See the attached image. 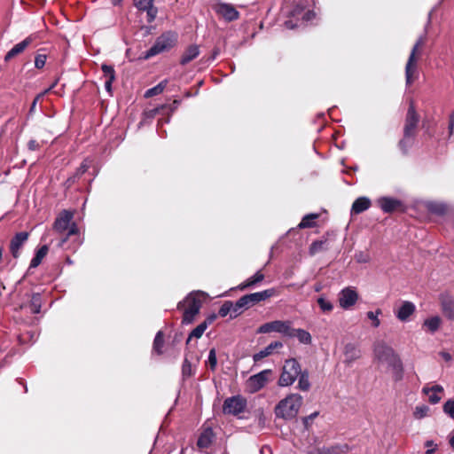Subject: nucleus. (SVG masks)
<instances>
[{"label": "nucleus", "instance_id": "1", "mask_svg": "<svg viewBox=\"0 0 454 454\" xmlns=\"http://www.w3.org/2000/svg\"><path fill=\"white\" fill-rule=\"evenodd\" d=\"M374 359L381 364H387L392 373L394 381H401L403 378L404 369L399 355L395 349L383 340H378L373 345Z\"/></svg>", "mask_w": 454, "mask_h": 454}, {"label": "nucleus", "instance_id": "2", "mask_svg": "<svg viewBox=\"0 0 454 454\" xmlns=\"http://www.w3.org/2000/svg\"><path fill=\"white\" fill-rule=\"evenodd\" d=\"M419 121L420 116L416 111L413 100H411L404 119L403 137L398 142V147L404 155L409 153V150L414 145Z\"/></svg>", "mask_w": 454, "mask_h": 454}, {"label": "nucleus", "instance_id": "3", "mask_svg": "<svg viewBox=\"0 0 454 454\" xmlns=\"http://www.w3.org/2000/svg\"><path fill=\"white\" fill-rule=\"evenodd\" d=\"M302 396L299 394L288 395L276 405L274 409L276 417L285 420L294 419L302 404Z\"/></svg>", "mask_w": 454, "mask_h": 454}, {"label": "nucleus", "instance_id": "4", "mask_svg": "<svg viewBox=\"0 0 454 454\" xmlns=\"http://www.w3.org/2000/svg\"><path fill=\"white\" fill-rule=\"evenodd\" d=\"M73 213L67 210H63L57 216L53 230L58 234L63 236L61 242L64 243L72 236L78 234V228L74 223L72 222Z\"/></svg>", "mask_w": 454, "mask_h": 454}, {"label": "nucleus", "instance_id": "5", "mask_svg": "<svg viewBox=\"0 0 454 454\" xmlns=\"http://www.w3.org/2000/svg\"><path fill=\"white\" fill-rule=\"evenodd\" d=\"M177 42V34L168 31L157 37L154 44L145 53L144 59H148L157 54L172 49Z\"/></svg>", "mask_w": 454, "mask_h": 454}, {"label": "nucleus", "instance_id": "6", "mask_svg": "<svg viewBox=\"0 0 454 454\" xmlns=\"http://www.w3.org/2000/svg\"><path fill=\"white\" fill-rule=\"evenodd\" d=\"M426 43V36H420L414 44L405 67L406 84L411 85L417 74V63Z\"/></svg>", "mask_w": 454, "mask_h": 454}, {"label": "nucleus", "instance_id": "7", "mask_svg": "<svg viewBox=\"0 0 454 454\" xmlns=\"http://www.w3.org/2000/svg\"><path fill=\"white\" fill-rule=\"evenodd\" d=\"M198 294L199 293H192L183 301H180L177 304L178 309H183V307H185L183 316L184 324L192 323L195 317L200 312L202 302L200 299H198Z\"/></svg>", "mask_w": 454, "mask_h": 454}, {"label": "nucleus", "instance_id": "8", "mask_svg": "<svg viewBox=\"0 0 454 454\" xmlns=\"http://www.w3.org/2000/svg\"><path fill=\"white\" fill-rule=\"evenodd\" d=\"M301 372V364L296 359L291 358L286 360L283 365L278 384L280 387L291 386L298 378Z\"/></svg>", "mask_w": 454, "mask_h": 454}, {"label": "nucleus", "instance_id": "9", "mask_svg": "<svg viewBox=\"0 0 454 454\" xmlns=\"http://www.w3.org/2000/svg\"><path fill=\"white\" fill-rule=\"evenodd\" d=\"M247 407V401L240 395L227 398L223 406L225 414L239 415L243 412Z\"/></svg>", "mask_w": 454, "mask_h": 454}, {"label": "nucleus", "instance_id": "10", "mask_svg": "<svg viewBox=\"0 0 454 454\" xmlns=\"http://www.w3.org/2000/svg\"><path fill=\"white\" fill-rule=\"evenodd\" d=\"M275 294L274 289H267L262 292L253 293L243 295L241 298V304H245L247 309L259 303L260 301H265Z\"/></svg>", "mask_w": 454, "mask_h": 454}, {"label": "nucleus", "instance_id": "11", "mask_svg": "<svg viewBox=\"0 0 454 454\" xmlns=\"http://www.w3.org/2000/svg\"><path fill=\"white\" fill-rule=\"evenodd\" d=\"M291 322L289 321H271L262 325L258 329V333H268L270 332H277L287 336Z\"/></svg>", "mask_w": 454, "mask_h": 454}, {"label": "nucleus", "instance_id": "12", "mask_svg": "<svg viewBox=\"0 0 454 454\" xmlns=\"http://www.w3.org/2000/svg\"><path fill=\"white\" fill-rule=\"evenodd\" d=\"M271 370H264L255 375L251 376L247 380L248 387L251 392H256L263 387L271 375Z\"/></svg>", "mask_w": 454, "mask_h": 454}, {"label": "nucleus", "instance_id": "13", "mask_svg": "<svg viewBox=\"0 0 454 454\" xmlns=\"http://www.w3.org/2000/svg\"><path fill=\"white\" fill-rule=\"evenodd\" d=\"M213 9L221 17L227 21H232L239 19V13L235 7L230 4H216Z\"/></svg>", "mask_w": 454, "mask_h": 454}, {"label": "nucleus", "instance_id": "14", "mask_svg": "<svg viewBox=\"0 0 454 454\" xmlns=\"http://www.w3.org/2000/svg\"><path fill=\"white\" fill-rule=\"evenodd\" d=\"M377 203L385 213H393L395 211L404 210L403 202L397 199L382 197L377 200Z\"/></svg>", "mask_w": 454, "mask_h": 454}, {"label": "nucleus", "instance_id": "15", "mask_svg": "<svg viewBox=\"0 0 454 454\" xmlns=\"http://www.w3.org/2000/svg\"><path fill=\"white\" fill-rule=\"evenodd\" d=\"M358 299V294L351 287L344 288L339 294V303L342 309H349L352 307Z\"/></svg>", "mask_w": 454, "mask_h": 454}, {"label": "nucleus", "instance_id": "16", "mask_svg": "<svg viewBox=\"0 0 454 454\" xmlns=\"http://www.w3.org/2000/svg\"><path fill=\"white\" fill-rule=\"evenodd\" d=\"M29 233L27 231H21L17 233L11 240L10 251L14 258H18L20 255V249L22 247L24 243L27 240Z\"/></svg>", "mask_w": 454, "mask_h": 454}, {"label": "nucleus", "instance_id": "17", "mask_svg": "<svg viewBox=\"0 0 454 454\" xmlns=\"http://www.w3.org/2000/svg\"><path fill=\"white\" fill-rule=\"evenodd\" d=\"M33 42V38L31 36L27 37L22 42L14 45L4 56V61L8 62L14 57L22 53L27 47H28Z\"/></svg>", "mask_w": 454, "mask_h": 454}, {"label": "nucleus", "instance_id": "18", "mask_svg": "<svg viewBox=\"0 0 454 454\" xmlns=\"http://www.w3.org/2000/svg\"><path fill=\"white\" fill-rule=\"evenodd\" d=\"M287 336L296 337L301 343L307 345L310 344L312 341L310 333L303 329H294L290 326L289 331L287 333Z\"/></svg>", "mask_w": 454, "mask_h": 454}, {"label": "nucleus", "instance_id": "19", "mask_svg": "<svg viewBox=\"0 0 454 454\" xmlns=\"http://www.w3.org/2000/svg\"><path fill=\"white\" fill-rule=\"evenodd\" d=\"M415 311V306L411 301H403L396 311V317L400 321H406Z\"/></svg>", "mask_w": 454, "mask_h": 454}, {"label": "nucleus", "instance_id": "20", "mask_svg": "<svg viewBox=\"0 0 454 454\" xmlns=\"http://www.w3.org/2000/svg\"><path fill=\"white\" fill-rule=\"evenodd\" d=\"M371 206V200L366 197L356 199L351 207V214L358 215L367 210Z\"/></svg>", "mask_w": 454, "mask_h": 454}, {"label": "nucleus", "instance_id": "21", "mask_svg": "<svg viewBox=\"0 0 454 454\" xmlns=\"http://www.w3.org/2000/svg\"><path fill=\"white\" fill-rule=\"evenodd\" d=\"M200 54L199 46L192 44L190 45L184 52L181 59L180 64L184 66L193 60L198 55Z\"/></svg>", "mask_w": 454, "mask_h": 454}, {"label": "nucleus", "instance_id": "22", "mask_svg": "<svg viewBox=\"0 0 454 454\" xmlns=\"http://www.w3.org/2000/svg\"><path fill=\"white\" fill-rule=\"evenodd\" d=\"M283 344L280 341H274L268 345L264 349L254 355L253 358L254 362H258L262 358L270 356L275 348H282Z\"/></svg>", "mask_w": 454, "mask_h": 454}, {"label": "nucleus", "instance_id": "23", "mask_svg": "<svg viewBox=\"0 0 454 454\" xmlns=\"http://www.w3.org/2000/svg\"><path fill=\"white\" fill-rule=\"evenodd\" d=\"M214 437V434L211 428L205 429L201 434L200 435L197 445L200 449H206L210 446L212 443V440Z\"/></svg>", "mask_w": 454, "mask_h": 454}, {"label": "nucleus", "instance_id": "24", "mask_svg": "<svg viewBox=\"0 0 454 454\" xmlns=\"http://www.w3.org/2000/svg\"><path fill=\"white\" fill-rule=\"evenodd\" d=\"M344 355L346 356V362L352 363L360 357V350L356 345L348 343L344 348Z\"/></svg>", "mask_w": 454, "mask_h": 454}, {"label": "nucleus", "instance_id": "25", "mask_svg": "<svg viewBox=\"0 0 454 454\" xmlns=\"http://www.w3.org/2000/svg\"><path fill=\"white\" fill-rule=\"evenodd\" d=\"M264 279V275L261 271H257L253 277L247 278L244 283L240 284L238 288L245 290L248 287L254 286Z\"/></svg>", "mask_w": 454, "mask_h": 454}, {"label": "nucleus", "instance_id": "26", "mask_svg": "<svg viewBox=\"0 0 454 454\" xmlns=\"http://www.w3.org/2000/svg\"><path fill=\"white\" fill-rule=\"evenodd\" d=\"M298 389L307 392L310 389L309 376L308 371H301L298 376Z\"/></svg>", "mask_w": 454, "mask_h": 454}, {"label": "nucleus", "instance_id": "27", "mask_svg": "<svg viewBox=\"0 0 454 454\" xmlns=\"http://www.w3.org/2000/svg\"><path fill=\"white\" fill-rule=\"evenodd\" d=\"M426 207L430 213L437 215H442L447 212V207L442 203L427 202Z\"/></svg>", "mask_w": 454, "mask_h": 454}, {"label": "nucleus", "instance_id": "28", "mask_svg": "<svg viewBox=\"0 0 454 454\" xmlns=\"http://www.w3.org/2000/svg\"><path fill=\"white\" fill-rule=\"evenodd\" d=\"M48 251H49V247L47 245H43V247H41L37 250L35 257L31 260L30 267L31 268L37 267L42 262V260L46 256V254H48Z\"/></svg>", "mask_w": 454, "mask_h": 454}, {"label": "nucleus", "instance_id": "29", "mask_svg": "<svg viewBox=\"0 0 454 454\" xmlns=\"http://www.w3.org/2000/svg\"><path fill=\"white\" fill-rule=\"evenodd\" d=\"M442 312L449 319H454V301L451 299H442Z\"/></svg>", "mask_w": 454, "mask_h": 454}, {"label": "nucleus", "instance_id": "30", "mask_svg": "<svg viewBox=\"0 0 454 454\" xmlns=\"http://www.w3.org/2000/svg\"><path fill=\"white\" fill-rule=\"evenodd\" d=\"M328 249V243L326 239H320L314 241L309 247V254L314 255L318 252Z\"/></svg>", "mask_w": 454, "mask_h": 454}, {"label": "nucleus", "instance_id": "31", "mask_svg": "<svg viewBox=\"0 0 454 454\" xmlns=\"http://www.w3.org/2000/svg\"><path fill=\"white\" fill-rule=\"evenodd\" d=\"M41 307H42L41 294L38 293L33 294L31 296L30 303H29L30 311L33 314H37L41 311Z\"/></svg>", "mask_w": 454, "mask_h": 454}, {"label": "nucleus", "instance_id": "32", "mask_svg": "<svg viewBox=\"0 0 454 454\" xmlns=\"http://www.w3.org/2000/svg\"><path fill=\"white\" fill-rule=\"evenodd\" d=\"M164 345V334L161 331H159L153 340V350L158 354L161 355L163 353L162 348Z\"/></svg>", "mask_w": 454, "mask_h": 454}, {"label": "nucleus", "instance_id": "33", "mask_svg": "<svg viewBox=\"0 0 454 454\" xmlns=\"http://www.w3.org/2000/svg\"><path fill=\"white\" fill-rule=\"evenodd\" d=\"M207 328V322L200 323L189 334V337H188V340H187V343H189V341L191 340L192 338H197V339L200 338L202 336V334L204 333V332L206 331Z\"/></svg>", "mask_w": 454, "mask_h": 454}, {"label": "nucleus", "instance_id": "34", "mask_svg": "<svg viewBox=\"0 0 454 454\" xmlns=\"http://www.w3.org/2000/svg\"><path fill=\"white\" fill-rule=\"evenodd\" d=\"M440 324L441 318L437 316L430 317L424 322V325H426L429 329V331L433 333L439 328Z\"/></svg>", "mask_w": 454, "mask_h": 454}, {"label": "nucleus", "instance_id": "35", "mask_svg": "<svg viewBox=\"0 0 454 454\" xmlns=\"http://www.w3.org/2000/svg\"><path fill=\"white\" fill-rule=\"evenodd\" d=\"M166 84H167V81H163V82H160L155 87L148 90L145 92V98H150V97H153V96H155V95H158V94L161 93L163 91V90L165 89Z\"/></svg>", "mask_w": 454, "mask_h": 454}, {"label": "nucleus", "instance_id": "36", "mask_svg": "<svg viewBox=\"0 0 454 454\" xmlns=\"http://www.w3.org/2000/svg\"><path fill=\"white\" fill-rule=\"evenodd\" d=\"M240 302H242L241 298H239L235 302V304L232 303V309H231V318H234L238 315H239L243 311V309H247L246 305L245 304H241Z\"/></svg>", "mask_w": 454, "mask_h": 454}, {"label": "nucleus", "instance_id": "37", "mask_svg": "<svg viewBox=\"0 0 454 454\" xmlns=\"http://www.w3.org/2000/svg\"><path fill=\"white\" fill-rule=\"evenodd\" d=\"M317 217V215H308L304 216L301 220V222L299 223V228L304 229V228H310L314 225V223L312 222L313 219H316Z\"/></svg>", "mask_w": 454, "mask_h": 454}, {"label": "nucleus", "instance_id": "38", "mask_svg": "<svg viewBox=\"0 0 454 454\" xmlns=\"http://www.w3.org/2000/svg\"><path fill=\"white\" fill-rule=\"evenodd\" d=\"M317 303L321 309V310L323 312H331L333 309V304L331 303V301H327L326 299H325L324 297H319L317 299Z\"/></svg>", "mask_w": 454, "mask_h": 454}, {"label": "nucleus", "instance_id": "39", "mask_svg": "<svg viewBox=\"0 0 454 454\" xmlns=\"http://www.w3.org/2000/svg\"><path fill=\"white\" fill-rule=\"evenodd\" d=\"M429 407L427 405L417 406L414 410L413 415L416 419H420L427 415Z\"/></svg>", "mask_w": 454, "mask_h": 454}, {"label": "nucleus", "instance_id": "40", "mask_svg": "<svg viewBox=\"0 0 454 454\" xmlns=\"http://www.w3.org/2000/svg\"><path fill=\"white\" fill-rule=\"evenodd\" d=\"M56 83H57V82H54L51 87H49L47 90H45L43 92H42V93L38 94V95L35 98V99H34V100H33V102H32V105H31L30 110H29V112H30V113H33V112L35 111V106H37V102H38L41 98H43V97L44 95H46V94H47V93H49L51 90H52V89L55 87Z\"/></svg>", "mask_w": 454, "mask_h": 454}, {"label": "nucleus", "instance_id": "41", "mask_svg": "<svg viewBox=\"0 0 454 454\" xmlns=\"http://www.w3.org/2000/svg\"><path fill=\"white\" fill-rule=\"evenodd\" d=\"M381 314V310L380 309H376L375 312L373 311H368L366 313L367 317L372 320V325L374 327H378L380 324V319L378 318V316Z\"/></svg>", "mask_w": 454, "mask_h": 454}, {"label": "nucleus", "instance_id": "42", "mask_svg": "<svg viewBox=\"0 0 454 454\" xmlns=\"http://www.w3.org/2000/svg\"><path fill=\"white\" fill-rule=\"evenodd\" d=\"M443 411L454 419V400L450 399L442 406Z\"/></svg>", "mask_w": 454, "mask_h": 454}, {"label": "nucleus", "instance_id": "43", "mask_svg": "<svg viewBox=\"0 0 454 454\" xmlns=\"http://www.w3.org/2000/svg\"><path fill=\"white\" fill-rule=\"evenodd\" d=\"M207 363L212 371H215L217 365L216 351L215 348H211L208 354Z\"/></svg>", "mask_w": 454, "mask_h": 454}, {"label": "nucleus", "instance_id": "44", "mask_svg": "<svg viewBox=\"0 0 454 454\" xmlns=\"http://www.w3.org/2000/svg\"><path fill=\"white\" fill-rule=\"evenodd\" d=\"M231 309H232V302L231 301H225L219 309V316L222 317H226L229 313L231 314Z\"/></svg>", "mask_w": 454, "mask_h": 454}, {"label": "nucleus", "instance_id": "45", "mask_svg": "<svg viewBox=\"0 0 454 454\" xmlns=\"http://www.w3.org/2000/svg\"><path fill=\"white\" fill-rule=\"evenodd\" d=\"M135 5L141 11L150 8L153 4V0H134Z\"/></svg>", "mask_w": 454, "mask_h": 454}, {"label": "nucleus", "instance_id": "46", "mask_svg": "<svg viewBox=\"0 0 454 454\" xmlns=\"http://www.w3.org/2000/svg\"><path fill=\"white\" fill-rule=\"evenodd\" d=\"M182 373L184 377H190L192 374V364L188 358H185L182 366Z\"/></svg>", "mask_w": 454, "mask_h": 454}, {"label": "nucleus", "instance_id": "47", "mask_svg": "<svg viewBox=\"0 0 454 454\" xmlns=\"http://www.w3.org/2000/svg\"><path fill=\"white\" fill-rule=\"evenodd\" d=\"M145 11H146L147 13V21L152 22L154 20L156 15H157V9L153 6V4L150 6V8H146Z\"/></svg>", "mask_w": 454, "mask_h": 454}, {"label": "nucleus", "instance_id": "48", "mask_svg": "<svg viewBox=\"0 0 454 454\" xmlns=\"http://www.w3.org/2000/svg\"><path fill=\"white\" fill-rule=\"evenodd\" d=\"M45 62H46V56L45 55H42V54H39L35 57V67L37 68H42L43 67V66L45 65Z\"/></svg>", "mask_w": 454, "mask_h": 454}, {"label": "nucleus", "instance_id": "49", "mask_svg": "<svg viewBox=\"0 0 454 454\" xmlns=\"http://www.w3.org/2000/svg\"><path fill=\"white\" fill-rule=\"evenodd\" d=\"M423 393L426 394V395H429V392H434V393H438V392H442L443 391V388L442 386L440 385H434L432 387H424L423 388Z\"/></svg>", "mask_w": 454, "mask_h": 454}, {"label": "nucleus", "instance_id": "50", "mask_svg": "<svg viewBox=\"0 0 454 454\" xmlns=\"http://www.w3.org/2000/svg\"><path fill=\"white\" fill-rule=\"evenodd\" d=\"M317 415H318V412H317V411H316V412L312 413V414H311V415H309V416L304 417V418L302 419L304 426H305L306 427H309V425L310 424L311 420H312L314 418H316Z\"/></svg>", "mask_w": 454, "mask_h": 454}, {"label": "nucleus", "instance_id": "51", "mask_svg": "<svg viewBox=\"0 0 454 454\" xmlns=\"http://www.w3.org/2000/svg\"><path fill=\"white\" fill-rule=\"evenodd\" d=\"M102 70L104 71L106 76L109 78L111 74H114V70L111 66L103 65Z\"/></svg>", "mask_w": 454, "mask_h": 454}, {"label": "nucleus", "instance_id": "52", "mask_svg": "<svg viewBox=\"0 0 454 454\" xmlns=\"http://www.w3.org/2000/svg\"><path fill=\"white\" fill-rule=\"evenodd\" d=\"M441 400V397L438 396L435 393L433 392L432 395H429V402L433 404H435L439 403Z\"/></svg>", "mask_w": 454, "mask_h": 454}, {"label": "nucleus", "instance_id": "53", "mask_svg": "<svg viewBox=\"0 0 454 454\" xmlns=\"http://www.w3.org/2000/svg\"><path fill=\"white\" fill-rule=\"evenodd\" d=\"M439 355L444 359L446 362H450L452 360V356L450 353L442 351L439 353Z\"/></svg>", "mask_w": 454, "mask_h": 454}, {"label": "nucleus", "instance_id": "54", "mask_svg": "<svg viewBox=\"0 0 454 454\" xmlns=\"http://www.w3.org/2000/svg\"><path fill=\"white\" fill-rule=\"evenodd\" d=\"M454 129V112L450 116L449 130L450 134H452Z\"/></svg>", "mask_w": 454, "mask_h": 454}, {"label": "nucleus", "instance_id": "55", "mask_svg": "<svg viewBox=\"0 0 454 454\" xmlns=\"http://www.w3.org/2000/svg\"><path fill=\"white\" fill-rule=\"evenodd\" d=\"M114 80V74H111V76L109 78H107V80L106 81L105 86L107 90H110L111 84Z\"/></svg>", "mask_w": 454, "mask_h": 454}, {"label": "nucleus", "instance_id": "56", "mask_svg": "<svg viewBox=\"0 0 454 454\" xmlns=\"http://www.w3.org/2000/svg\"><path fill=\"white\" fill-rule=\"evenodd\" d=\"M315 17V12H312V11H309L307 12L304 16H303V20H312L313 18Z\"/></svg>", "mask_w": 454, "mask_h": 454}, {"label": "nucleus", "instance_id": "57", "mask_svg": "<svg viewBox=\"0 0 454 454\" xmlns=\"http://www.w3.org/2000/svg\"><path fill=\"white\" fill-rule=\"evenodd\" d=\"M28 147L31 150H35V149L38 148V143L36 141H35V140H31L28 143Z\"/></svg>", "mask_w": 454, "mask_h": 454}, {"label": "nucleus", "instance_id": "58", "mask_svg": "<svg viewBox=\"0 0 454 454\" xmlns=\"http://www.w3.org/2000/svg\"><path fill=\"white\" fill-rule=\"evenodd\" d=\"M216 318V316L215 314L209 316L204 322H207V327L208 325L212 324Z\"/></svg>", "mask_w": 454, "mask_h": 454}, {"label": "nucleus", "instance_id": "59", "mask_svg": "<svg viewBox=\"0 0 454 454\" xmlns=\"http://www.w3.org/2000/svg\"><path fill=\"white\" fill-rule=\"evenodd\" d=\"M285 26L287 28L293 29L294 27V25L292 23V21H286Z\"/></svg>", "mask_w": 454, "mask_h": 454}, {"label": "nucleus", "instance_id": "60", "mask_svg": "<svg viewBox=\"0 0 454 454\" xmlns=\"http://www.w3.org/2000/svg\"><path fill=\"white\" fill-rule=\"evenodd\" d=\"M219 49L218 48H215L214 51H213V53H212V59H215V57L219 54Z\"/></svg>", "mask_w": 454, "mask_h": 454}, {"label": "nucleus", "instance_id": "61", "mask_svg": "<svg viewBox=\"0 0 454 454\" xmlns=\"http://www.w3.org/2000/svg\"><path fill=\"white\" fill-rule=\"evenodd\" d=\"M449 443H450V447L452 448V450H454V435L450 438Z\"/></svg>", "mask_w": 454, "mask_h": 454}, {"label": "nucleus", "instance_id": "62", "mask_svg": "<svg viewBox=\"0 0 454 454\" xmlns=\"http://www.w3.org/2000/svg\"><path fill=\"white\" fill-rule=\"evenodd\" d=\"M427 447H431L434 445V442L433 441H427L426 442V444H425Z\"/></svg>", "mask_w": 454, "mask_h": 454}, {"label": "nucleus", "instance_id": "63", "mask_svg": "<svg viewBox=\"0 0 454 454\" xmlns=\"http://www.w3.org/2000/svg\"><path fill=\"white\" fill-rule=\"evenodd\" d=\"M159 112V108H155L151 111V116H154Z\"/></svg>", "mask_w": 454, "mask_h": 454}, {"label": "nucleus", "instance_id": "64", "mask_svg": "<svg viewBox=\"0 0 454 454\" xmlns=\"http://www.w3.org/2000/svg\"><path fill=\"white\" fill-rule=\"evenodd\" d=\"M434 452V449H432V450H427L426 451V454H433Z\"/></svg>", "mask_w": 454, "mask_h": 454}]
</instances>
